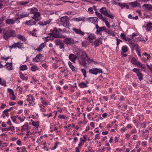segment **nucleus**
I'll return each instance as SVG.
<instances>
[{"mask_svg":"<svg viewBox=\"0 0 152 152\" xmlns=\"http://www.w3.org/2000/svg\"><path fill=\"white\" fill-rule=\"evenodd\" d=\"M59 118L60 119H65V118H67V117L65 115H60L58 116Z\"/></svg>","mask_w":152,"mask_h":152,"instance_id":"nucleus-57","label":"nucleus"},{"mask_svg":"<svg viewBox=\"0 0 152 152\" xmlns=\"http://www.w3.org/2000/svg\"><path fill=\"white\" fill-rule=\"evenodd\" d=\"M104 30H105V26H103L101 27H99V29H98V31H97V34H99L101 35H102V33H101V32H102V31H104Z\"/></svg>","mask_w":152,"mask_h":152,"instance_id":"nucleus-25","label":"nucleus"},{"mask_svg":"<svg viewBox=\"0 0 152 152\" xmlns=\"http://www.w3.org/2000/svg\"><path fill=\"white\" fill-rule=\"evenodd\" d=\"M122 50L124 53L128 51L127 47L126 46H123L122 48Z\"/></svg>","mask_w":152,"mask_h":152,"instance_id":"nucleus-40","label":"nucleus"},{"mask_svg":"<svg viewBox=\"0 0 152 152\" xmlns=\"http://www.w3.org/2000/svg\"><path fill=\"white\" fill-rule=\"evenodd\" d=\"M20 18H22L25 17H28L29 16V14L27 12H24L21 13L20 15Z\"/></svg>","mask_w":152,"mask_h":152,"instance_id":"nucleus-28","label":"nucleus"},{"mask_svg":"<svg viewBox=\"0 0 152 152\" xmlns=\"http://www.w3.org/2000/svg\"><path fill=\"white\" fill-rule=\"evenodd\" d=\"M17 38L25 42L26 41V39L23 36L20 34H18L17 36Z\"/></svg>","mask_w":152,"mask_h":152,"instance_id":"nucleus-32","label":"nucleus"},{"mask_svg":"<svg viewBox=\"0 0 152 152\" xmlns=\"http://www.w3.org/2000/svg\"><path fill=\"white\" fill-rule=\"evenodd\" d=\"M16 36L15 31L13 30H8L5 32L3 36V38L5 40H7L11 37H15Z\"/></svg>","mask_w":152,"mask_h":152,"instance_id":"nucleus-3","label":"nucleus"},{"mask_svg":"<svg viewBox=\"0 0 152 152\" xmlns=\"http://www.w3.org/2000/svg\"><path fill=\"white\" fill-rule=\"evenodd\" d=\"M54 42L55 43L56 46H58L60 45L61 43L62 42V41L59 39H56L54 41Z\"/></svg>","mask_w":152,"mask_h":152,"instance_id":"nucleus-33","label":"nucleus"},{"mask_svg":"<svg viewBox=\"0 0 152 152\" xmlns=\"http://www.w3.org/2000/svg\"><path fill=\"white\" fill-rule=\"evenodd\" d=\"M6 67L7 69L9 70H12L13 69L11 63H7L4 65Z\"/></svg>","mask_w":152,"mask_h":152,"instance_id":"nucleus-23","label":"nucleus"},{"mask_svg":"<svg viewBox=\"0 0 152 152\" xmlns=\"http://www.w3.org/2000/svg\"><path fill=\"white\" fill-rule=\"evenodd\" d=\"M89 72L90 73L96 75L98 73H102V70L101 69L97 68H93L89 69Z\"/></svg>","mask_w":152,"mask_h":152,"instance_id":"nucleus-6","label":"nucleus"},{"mask_svg":"<svg viewBox=\"0 0 152 152\" xmlns=\"http://www.w3.org/2000/svg\"><path fill=\"white\" fill-rule=\"evenodd\" d=\"M19 73L20 75V77L23 80H26L28 79L27 77H25L21 72H19Z\"/></svg>","mask_w":152,"mask_h":152,"instance_id":"nucleus-34","label":"nucleus"},{"mask_svg":"<svg viewBox=\"0 0 152 152\" xmlns=\"http://www.w3.org/2000/svg\"><path fill=\"white\" fill-rule=\"evenodd\" d=\"M60 21L62 25L65 27L68 28L69 25V18L66 16L61 17L60 18Z\"/></svg>","mask_w":152,"mask_h":152,"instance_id":"nucleus-4","label":"nucleus"},{"mask_svg":"<svg viewBox=\"0 0 152 152\" xmlns=\"http://www.w3.org/2000/svg\"><path fill=\"white\" fill-rule=\"evenodd\" d=\"M79 55L78 56V60L81 61L82 65L84 66H86V60L88 58V56L87 55L86 52L84 50L80 51L79 52Z\"/></svg>","mask_w":152,"mask_h":152,"instance_id":"nucleus-1","label":"nucleus"},{"mask_svg":"<svg viewBox=\"0 0 152 152\" xmlns=\"http://www.w3.org/2000/svg\"><path fill=\"white\" fill-rule=\"evenodd\" d=\"M121 38L122 39L125 40H126V37L124 33H121L120 35Z\"/></svg>","mask_w":152,"mask_h":152,"instance_id":"nucleus-56","label":"nucleus"},{"mask_svg":"<svg viewBox=\"0 0 152 152\" xmlns=\"http://www.w3.org/2000/svg\"><path fill=\"white\" fill-rule=\"evenodd\" d=\"M103 21L105 23L106 25L108 28H109L110 27V25L109 23H108V21H107L106 18L105 20H104Z\"/></svg>","mask_w":152,"mask_h":152,"instance_id":"nucleus-45","label":"nucleus"},{"mask_svg":"<svg viewBox=\"0 0 152 152\" xmlns=\"http://www.w3.org/2000/svg\"><path fill=\"white\" fill-rule=\"evenodd\" d=\"M8 91H10L9 94L10 98L12 100H15V96L14 95L13 91L10 89H9Z\"/></svg>","mask_w":152,"mask_h":152,"instance_id":"nucleus-15","label":"nucleus"},{"mask_svg":"<svg viewBox=\"0 0 152 152\" xmlns=\"http://www.w3.org/2000/svg\"><path fill=\"white\" fill-rule=\"evenodd\" d=\"M77 58V56L73 54H70L69 57V59L73 62H75Z\"/></svg>","mask_w":152,"mask_h":152,"instance_id":"nucleus-20","label":"nucleus"},{"mask_svg":"<svg viewBox=\"0 0 152 152\" xmlns=\"http://www.w3.org/2000/svg\"><path fill=\"white\" fill-rule=\"evenodd\" d=\"M131 62L133 64L137 65V66L141 67L143 69H145V65H143L140 62L138 61H137L135 58L133 57L131 60Z\"/></svg>","mask_w":152,"mask_h":152,"instance_id":"nucleus-7","label":"nucleus"},{"mask_svg":"<svg viewBox=\"0 0 152 152\" xmlns=\"http://www.w3.org/2000/svg\"><path fill=\"white\" fill-rule=\"evenodd\" d=\"M86 20L88 22L95 23H98V19L96 17H91L86 18Z\"/></svg>","mask_w":152,"mask_h":152,"instance_id":"nucleus-11","label":"nucleus"},{"mask_svg":"<svg viewBox=\"0 0 152 152\" xmlns=\"http://www.w3.org/2000/svg\"><path fill=\"white\" fill-rule=\"evenodd\" d=\"M51 21V20L48 19L46 21H40L38 23V24L40 26H46L47 25L49 24Z\"/></svg>","mask_w":152,"mask_h":152,"instance_id":"nucleus-14","label":"nucleus"},{"mask_svg":"<svg viewBox=\"0 0 152 152\" xmlns=\"http://www.w3.org/2000/svg\"><path fill=\"white\" fill-rule=\"evenodd\" d=\"M29 3V2L28 1H26L25 2H24L23 1H21L20 2L19 4L20 5H24L25 4H27Z\"/></svg>","mask_w":152,"mask_h":152,"instance_id":"nucleus-52","label":"nucleus"},{"mask_svg":"<svg viewBox=\"0 0 152 152\" xmlns=\"http://www.w3.org/2000/svg\"><path fill=\"white\" fill-rule=\"evenodd\" d=\"M146 65L148 68L151 71V70H152V64L151 65V66H150L148 64H146Z\"/></svg>","mask_w":152,"mask_h":152,"instance_id":"nucleus-64","label":"nucleus"},{"mask_svg":"<svg viewBox=\"0 0 152 152\" xmlns=\"http://www.w3.org/2000/svg\"><path fill=\"white\" fill-rule=\"evenodd\" d=\"M16 43L17 47L19 48H20L22 46V43H21L20 42H18Z\"/></svg>","mask_w":152,"mask_h":152,"instance_id":"nucleus-49","label":"nucleus"},{"mask_svg":"<svg viewBox=\"0 0 152 152\" xmlns=\"http://www.w3.org/2000/svg\"><path fill=\"white\" fill-rule=\"evenodd\" d=\"M96 38L94 34H90L88 35L86 39L88 40L89 41H91Z\"/></svg>","mask_w":152,"mask_h":152,"instance_id":"nucleus-24","label":"nucleus"},{"mask_svg":"<svg viewBox=\"0 0 152 152\" xmlns=\"http://www.w3.org/2000/svg\"><path fill=\"white\" fill-rule=\"evenodd\" d=\"M116 40H117L116 44L117 46L118 45H119V44L120 42H122V41L121 40L118 38Z\"/></svg>","mask_w":152,"mask_h":152,"instance_id":"nucleus-59","label":"nucleus"},{"mask_svg":"<svg viewBox=\"0 0 152 152\" xmlns=\"http://www.w3.org/2000/svg\"><path fill=\"white\" fill-rule=\"evenodd\" d=\"M18 115L17 116H13L11 117V119L12 120V121L14 122H15L16 119L17 117H18Z\"/></svg>","mask_w":152,"mask_h":152,"instance_id":"nucleus-55","label":"nucleus"},{"mask_svg":"<svg viewBox=\"0 0 152 152\" xmlns=\"http://www.w3.org/2000/svg\"><path fill=\"white\" fill-rule=\"evenodd\" d=\"M3 113L4 114H5V115L6 116H7V117H8L9 116V114L8 112L7 111V110H4L3 111Z\"/></svg>","mask_w":152,"mask_h":152,"instance_id":"nucleus-58","label":"nucleus"},{"mask_svg":"<svg viewBox=\"0 0 152 152\" xmlns=\"http://www.w3.org/2000/svg\"><path fill=\"white\" fill-rule=\"evenodd\" d=\"M0 84L5 86H6V82L4 80H2L1 79V81H0Z\"/></svg>","mask_w":152,"mask_h":152,"instance_id":"nucleus-46","label":"nucleus"},{"mask_svg":"<svg viewBox=\"0 0 152 152\" xmlns=\"http://www.w3.org/2000/svg\"><path fill=\"white\" fill-rule=\"evenodd\" d=\"M138 77V79L140 81H141L143 79L142 74L140 72H139L137 75Z\"/></svg>","mask_w":152,"mask_h":152,"instance_id":"nucleus-39","label":"nucleus"},{"mask_svg":"<svg viewBox=\"0 0 152 152\" xmlns=\"http://www.w3.org/2000/svg\"><path fill=\"white\" fill-rule=\"evenodd\" d=\"M100 43V40L98 39H96L94 42V45H95L94 47L96 48L98 46Z\"/></svg>","mask_w":152,"mask_h":152,"instance_id":"nucleus-36","label":"nucleus"},{"mask_svg":"<svg viewBox=\"0 0 152 152\" xmlns=\"http://www.w3.org/2000/svg\"><path fill=\"white\" fill-rule=\"evenodd\" d=\"M63 42L66 45H71L74 44L75 41L73 38H66L64 39Z\"/></svg>","mask_w":152,"mask_h":152,"instance_id":"nucleus-8","label":"nucleus"},{"mask_svg":"<svg viewBox=\"0 0 152 152\" xmlns=\"http://www.w3.org/2000/svg\"><path fill=\"white\" fill-rule=\"evenodd\" d=\"M143 7L145 8V9L149 11H152V5L149 4H145Z\"/></svg>","mask_w":152,"mask_h":152,"instance_id":"nucleus-19","label":"nucleus"},{"mask_svg":"<svg viewBox=\"0 0 152 152\" xmlns=\"http://www.w3.org/2000/svg\"><path fill=\"white\" fill-rule=\"evenodd\" d=\"M37 70H38V68L35 65H34L31 67V70L33 72Z\"/></svg>","mask_w":152,"mask_h":152,"instance_id":"nucleus-41","label":"nucleus"},{"mask_svg":"<svg viewBox=\"0 0 152 152\" xmlns=\"http://www.w3.org/2000/svg\"><path fill=\"white\" fill-rule=\"evenodd\" d=\"M79 86L82 88H85L88 86L86 84L83 82H82L79 83Z\"/></svg>","mask_w":152,"mask_h":152,"instance_id":"nucleus-35","label":"nucleus"},{"mask_svg":"<svg viewBox=\"0 0 152 152\" xmlns=\"http://www.w3.org/2000/svg\"><path fill=\"white\" fill-rule=\"evenodd\" d=\"M118 4L122 9L125 7L127 9H128L129 8L128 5L126 3H124L121 4L119 3H118Z\"/></svg>","mask_w":152,"mask_h":152,"instance_id":"nucleus-30","label":"nucleus"},{"mask_svg":"<svg viewBox=\"0 0 152 152\" xmlns=\"http://www.w3.org/2000/svg\"><path fill=\"white\" fill-rule=\"evenodd\" d=\"M45 46L43 43H42L36 49H34L35 50H37L39 52H41L42 51V49Z\"/></svg>","mask_w":152,"mask_h":152,"instance_id":"nucleus-27","label":"nucleus"},{"mask_svg":"<svg viewBox=\"0 0 152 152\" xmlns=\"http://www.w3.org/2000/svg\"><path fill=\"white\" fill-rule=\"evenodd\" d=\"M80 142H79V144L78 145V146L79 147H80L81 146L83 145V144L84 142L86 141L85 140H84L82 138H80Z\"/></svg>","mask_w":152,"mask_h":152,"instance_id":"nucleus-38","label":"nucleus"},{"mask_svg":"<svg viewBox=\"0 0 152 152\" xmlns=\"http://www.w3.org/2000/svg\"><path fill=\"white\" fill-rule=\"evenodd\" d=\"M32 124L34 126H35L36 128H38L39 126L38 122H35L34 121H33L32 123Z\"/></svg>","mask_w":152,"mask_h":152,"instance_id":"nucleus-44","label":"nucleus"},{"mask_svg":"<svg viewBox=\"0 0 152 152\" xmlns=\"http://www.w3.org/2000/svg\"><path fill=\"white\" fill-rule=\"evenodd\" d=\"M29 125L28 123L26 122L25 123V124L22 126V129L21 131L23 132L25 130H29Z\"/></svg>","mask_w":152,"mask_h":152,"instance_id":"nucleus-16","label":"nucleus"},{"mask_svg":"<svg viewBox=\"0 0 152 152\" xmlns=\"http://www.w3.org/2000/svg\"><path fill=\"white\" fill-rule=\"evenodd\" d=\"M81 71L83 74L84 78H85L86 77V70L84 69H81Z\"/></svg>","mask_w":152,"mask_h":152,"instance_id":"nucleus-47","label":"nucleus"},{"mask_svg":"<svg viewBox=\"0 0 152 152\" xmlns=\"http://www.w3.org/2000/svg\"><path fill=\"white\" fill-rule=\"evenodd\" d=\"M33 15V16H31L33 19L35 20V21H38L40 20L41 19V14L40 12H37Z\"/></svg>","mask_w":152,"mask_h":152,"instance_id":"nucleus-9","label":"nucleus"},{"mask_svg":"<svg viewBox=\"0 0 152 152\" xmlns=\"http://www.w3.org/2000/svg\"><path fill=\"white\" fill-rule=\"evenodd\" d=\"M131 44L132 45V46L136 50H138L139 47L138 45L136 44H134L132 43H131Z\"/></svg>","mask_w":152,"mask_h":152,"instance_id":"nucleus-42","label":"nucleus"},{"mask_svg":"<svg viewBox=\"0 0 152 152\" xmlns=\"http://www.w3.org/2000/svg\"><path fill=\"white\" fill-rule=\"evenodd\" d=\"M10 130V129L9 127L2 129V131L3 132L4 131H8Z\"/></svg>","mask_w":152,"mask_h":152,"instance_id":"nucleus-62","label":"nucleus"},{"mask_svg":"<svg viewBox=\"0 0 152 152\" xmlns=\"http://www.w3.org/2000/svg\"><path fill=\"white\" fill-rule=\"evenodd\" d=\"M129 4L131 5V6L133 7H140V4L138 3L137 1H135L133 2H131L129 3Z\"/></svg>","mask_w":152,"mask_h":152,"instance_id":"nucleus-18","label":"nucleus"},{"mask_svg":"<svg viewBox=\"0 0 152 152\" xmlns=\"http://www.w3.org/2000/svg\"><path fill=\"white\" fill-rule=\"evenodd\" d=\"M143 55L147 58V59H149L151 57V56L150 54H148L145 52L144 53H143Z\"/></svg>","mask_w":152,"mask_h":152,"instance_id":"nucleus-54","label":"nucleus"},{"mask_svg":"<svg viewBox=\"0 0 152 152\" xmlns=\"http://www.w3.org/2000/svg\"><path fill=\"white\" fill-rule=\"evenodd\" d=\"M132 71L136 73L137 74L140 72V70L136 68H134L132 70Z\"/></svg>","mask_w":152,"mask_h":152,"instance_id":"nucleus-51","label":"nucleus"},{"mask_svg":"<svg viewBox=\"0 0 152 152\" xmlns=\"http://www.w3.org/2000/svg\"><path fill=\"white\" fill-rule=\"evenodd\" d=\"M10 58V56L7 57L6 58H4L2 56L1 57V59L2 60H5V61H6L7 60H8V59H9Z\"/></svg>","mask_w":152,"mask_h":152,"instance_id":"nucleus-60","label":"nucleus"},{"mask_svg":"<svg viewBox=\"0 0 152 152\" xmlns=\"http://www.w3.org/2000/svg\"><path fill=\"white\" fill-rule=\"evenodd\" d=\"M95 13L96 16L98 17L99 19H101L102 21L106 18L105 17H103L102 14L98 12H95Z\"/></svg>","mask_w":152,"mask_h":152,"instance_id":"nucleus-22","label":"nucleus"},{"mask_svg":"<svg viewBox=\"0 0 152 152\" xmlns=\"http://www.w3.org/2000/svg\"><path fill=\"white\" fill-rule=\"evenodd\" d=\"M100 139V137L99 136V134H96L95 135V139Z\"/></svg>","mask_w":152,"mask_h":152,"instance_id":"nucleus-61","label":"nucleus"},{"mask_svg":"<svg viewBox=\"0 0 152 152\" xmlns=\"http://www.w3.org/2000/svg\"><path fill=\"white\" fill-rule=\"evenodd\" d=\"M125 136H126V139L127 140L129 139L130 135L129 134H128V133L126 134L125 135Z\"/></svg>","mask_w":152,"mask_h":152,"instance_id":"nucleus-63","label":"nucleus"},{"mask_svg":"<svg viewBox=\"0 0 152 152\" xmlns=\"http://www.w3.org/2000/svg\"><path fill=\"white\" fill-rule=\"evenodd\" d=\"M53 37L55 38H63L66 37L60 33L59 32L62 31V30L60 28L57 29L56 28H54L53 30Z\"/></svg>","mask_w":152,"mask_h":152,"instance_id":"nucleus-2","label":"nucleus"},{"mask_svg":"<svg viewBox=\"0 0 152 152\" xmlns=\"http://www.w3.org/2000/svg\"><path fill=\"white\" fill-rule=\"evenodd\" d=\"M59 45V48L60 49H64V45L63 42L62 43H61L60 45Z\"/></svg>","mask_w":152,"mask_h":152,"instance_id":"nucleus-53","label":"nucleus"},{"mask_svg":"<svg viewBox=\"0 0 152 152\" xmlns=\"http://www.w3.org/2000/svg\"><path fill=\"white\" fill-rule=\"evenodd\" d=\"M99 12L103 15L110 18L111 19H113L114 18V16L112 14H109L107 9L105 7H102L99 10Z\"/></svg>","mask_w":152,"mask_h":152,"instance_id":"nucleus-5","label":"nucleus"},{"mask_svg":"<svg viewBox=\"0 0 152 152\" xmlns=\"http://www.w3.org/2000/svg\"><path fill=\"white\" fill-rule=\"evenodd\" d=\"M6 23L8 24H14L15 23V21L13 19H8L6 20Z\"/></svg>","mask_w":152,"mask_h":152,"instance_id":"nucleus-29","label":"nucleus"},{"mask_svg":"<svg viewBox=\"0 0 152 152\" xmlns=\"http://www.w3.org/2000/svg\"><path fill=\"white\" fill-rule=\"evenodd\" d=\"M40 100L42 101L41 103L42 104L45 105H48L47 102L45 101L44 99L43 98H41Z\"/></svg>","mask_w":152,"mask_h":152,"instance_id":"nucleus-48","label":"nucleus"},{"mask_svg":"<svg viewBox=\"0 0 152 152\" xmlns=\"http://www.w3.org/2000/svg\"><path fill=\"white\" fill-rule=\"evenodd\" d=\"M68 64L70 69L73 71H77V69L75 66L72 65V63L69 61L68 62Z\"/></svg>","mask_w":152,"mask_h":152,"instance_id":"nucleus-26","label":"nucleus"},{"mask_svg":"<svg viewBox=\"0 0 152 152\" xmlns=\"http://www.w3.org/2000/svg\"><path fill=\"white\" fill-rule=\"evenodd\" d=\"M26 25L31 26L33 25H36V22L35 21H34L32 20H26L24 23Z\"/></svg>","mask_w":152,"mask_h":152,"instance_id":"nucleus-13","label":"nucleus"},{"mask_svg":"<svg viewBox=\"0 0 152 152\" xmlns=\"http://www.w3.org/2000/svg\"><path fill=\"white\" fill-rule=\"evenodd\" d=\"M72 30L74 31L75 33L78 34L80 35L83 36L85 34V33L82 31L80 29H77L75 28H72Z\"/></svg>","mask_w":152,"mask_h":152,"instance_id":"nucleus-12","label":"nucleus"},{"mask_svg":"<svg viewBox=\"0 0 152 152\" xmlns=\"http://www.w3.org/2000/svg\"><path fill=\"white\" fill-rule=\"evenodd\" d=\"M16 44L15 43H14L11 46H9V47L11 49H12L13 48H15L17 47V46H16Z\"/></svg>","mask_w":152,"mask_h":152,"instance_id":"nucleus-50","label":"nucleus"},{"mask_svg":"<svg viewBox=\"0 0 152 152\" xmlns=\"http://www.w3.org/2000/svg\"><path fill=\"white\" fill-rule=\"evenodd\" d=\"M27 96L28 97L27 99V100L29 102V104L33 106L34 105L35 103L34 102L35 99L33 96L30 95L29 96L27 95Z\"/></svg>","mask_w":152,"mask_h":152,"instance_id":"nucleus-10","label":"nucleus"},{"mask_svg":"<svg viewBox=\"0 0 152 152\" xmlns=\"http://www.w3.org/2000/svg\"><path fill=\"white\" fill-rule=\"evenodd\" d=\"M4 19L5 18L3 17H2L0 18V26H4V23L3 21Z\"/></svg>","mask_w":152,"mask_h":152,"instance_id":"nucleus-37","label":"nucleus"},{"mask_svg":"<svg viewBox=\"0 0 152 152\" xmlns=\"http://www.w3.org/2000/svg\"><path fill=\"white\" fill-rule=\"evenodd\" d=\"M145 28L147 31H150L151 29H152V23L150 22L148 23Z\"/></svg>","mask_w":152,"mask_h":152,"instance_id":"nucleus-21","label":"nucleus"},{"mask_svg":"<svg viewBox=\"0 0 152 152\" xmlns=\"http://www.w3.org/2000/svg\"><path fill=\"white\" fill-rule=\"evenodd\" d=\"M42 57V54L39 53L37 54L34 58L32 59V61H33L38 62L40 61Z\"/></svg>","mask_w":152,"mask_h":152,"instance_id":"nucleus-17","label":"nucleus"},{"mask_svg":"<svg viewBox=\"0 0 152 152\" xmlns=\"http://www.w3.org/2000/svg\"><path fill=\"white\" fill-rule=\"evenodd\" d=\"M38 11L37 9L35 7H33L30 9V14H34Z\"/></svg>","mask_w":152,"mask_h":152,"instance_id":"nucleus-31","label":"nucleus"},{"mask_svg":"<svg viewBox=\"0 0 152 152\" xmlns=\"http://www.w3.org/2000/svg\"><path fill=\"white\" fill-rule=\"evenodd\" d=\"M27 68V66L26 65H23L20 67V69L21 71H24L26 70Z\"/></svg>","mask_w":152,"mask_h":152,"instance_id":"nucleus-43","label":"nucleus"}]
</instances>
